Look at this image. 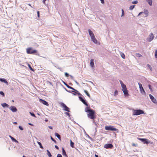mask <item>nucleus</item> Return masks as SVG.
Instances as JSON below:
<instances>
[{
    "mask_svg": "<svg viewBox=\"0 0 157 157\" xmlns=\"http://www.w3.org/2000/svg\"><path fill=\"white\" fill-rule=\"evenodd\" d=\"M85 111L89 113L87 114V116L88 118L92 120H94L95 118V112L94 110L90 109V107H87L85 109Z\"/></svg>",
    "mask_w": 157,
    "mask_h": 157,
    "instance_id": "1",
    "label": "nucleus"
},
{
    "mask_svg": "<svg viewBox=\"0 0 157 157\" xmlns=\"http://www.w3.org/2000/svg\"><path fill=\"white\" fill-rule=\"evenodd\" d=\"M26 52L28 54H35L37 53V51L32 48H29L26 49Z\"/></svg>",
    "mask_w": 157,
    "mask_h": 157,
    "instance_id": "2",
    "label": "nucleus"
},
{
    "mask_svg": "<svg viewBox=\"0 0 157 157\" xmlns=\"http://www.w3.org/2000/svg\"><path fill=\"white\" fill-rule=\"evenodd\" d=\"M144 113V111L140 109H134L133 110V115H138Z\"/></svg>",
    "mask_w": 157,
    "mask_h": 157,
    "instance_id": "3",
    "label": "nucleus"
},
{
    "mask_svg": "<svg viewBox=\"0 0 157 157\" xmlns=\"http://www.w3.org/2000/svg\"><path fill=\"white\" fill-rule=\"evenodd\" d=\"M105 129L106 130H111L112 131H116L117 129L114 127L113 126H105Z\"/></svg>",
    "mask_w": 157,
    "mask_h": 157,
    "instance_id": "4",
    "label": "nucleus"
},
{
    "mask_svg": "<svg viewBox=\"0 0 157 157\" xmlns=\"http://www.w3.org/2000/svg\"><path fill=\"white\" fill-rule=\"evenodd\" d=\"M122 90L124 94V95L125 96H128L129 95L128 91L127 90V88L126 87V86H125L124 87L122 88Z\"/></svg>",
    "mask_w": 157,
    "mask_h": 157,
    "instance_id": "5",
    "label": "nucleus"
},
{
    "mask_svg": "<svg viewBox=\"0 0 157 157\" xmlns=\"http://www.w3.org/2000/svg\"><path fill=\"white\" fill-rule=\"evenodd\" d=\"M138 139L142 141L144 144H148L150 143V141H148L147 139L144 138H138Z\"/></svg>",
    "mask_w": 157,
    "mask_h": 157,
    "instance_id": "6",
    "label": "nucleus"
},
{
    "mask_svg": "<svg viewBox=\"0 0 157 157\" xmlns=\"http://www.w3.org/2000/svg\"><path fill=\"white\" fill-rule=\"evenodd\" d=\"M154 38V36L153 33H151L149 35V36L147 38V40L148 42H151Z\"/></svg>",
    "mask_w": 157,
    "mask_h": 157,
    "instance_id": "7",
    "label": "nucleus"
},
{
    "mask_svg": "<svg viewBox=\"0 0 157 157\" xmlns=\"http://www.w3.org/2000/svg\"><path fill=\"white\" fill-rule=\"evenodd\" d=\"M61 105L62 107L63 108V109L64 110L68 112H70L69 108L64 103H61Z\"/></svg>",
    "mask_w": 157,
    "mask_h": 157,
    "instance_id": "8",
    "label": "nucleus"
},
{
    "mask_svg": "<svg viewBox=\"0 0 157 157\" xmlns=\"http://www.w3.org/2000/svg\"><path fill=\"white\" fill-rule=\"evenodd\" d=\"M104 147L106 149H112L113 147V145L110 144H106L104 145Z\"/></svg>",
    "mask_w": 157,
    "mask_h": 157,
    "instance_id": "9",
    "label": "nucleus"
},
{
    "mask_svg": "<svg viewBox=\"0 0 157 157\" xmlns=\"http://www.w3.org/2000/svg\"><path fill=\"white\" fill-rule=\"evenodd\" d=\"M149 95L150 99L152 102L155 104H157V101L156 99L151 94H149Z\"/></svg>",
    "mask_w": 157,
    "mask_h": 157,
    "instance_id": "10",
    "label": "nucleus"
},
{
    "mask_svg": "<svg viewBox=\"0 0 157 157\" xmlns=\"http://www.w3.org/2000/svg\"><path fill=\"white\" fill-rule=\"evenodd\" d=\"M138 85L139 86V87L140 90V91L142 94L144 93V94H145V92L144 90L143 87L142 86V84L140 82L138 83Z\"/></svg>",
    "mask_w": 157,
    "mask_h": 157,
    "instance_id": "11",
    "label": "nucleus"
},
{
    "mask_svg": "<svg viewBox=\"0 0 157 157\" xmlns=\"http://www.w3.org/2000/svg\"><path fill=\"white\" fill-rule=\"evenodd\" d=\"M79 98L80 100L86 106L88 107V105L86 102L81 97H79Z\"/></svg>",
    "mask_w": 157,
    "mask_h": 157,
    "instance_id": "12",
    "label": "nucleus"
},
{
    "mask_svg": "<svg viewBox=\"0 0 157 157\" xmlns=\"http://www.w3.org/2000/svg\"><path fill=\"white\" fill-rule=\"evenodd\" d=\"M10 109L13 112H16L17 110L16 108L14 106H11L10 107Z\"/></svg>",
    "mask_w": 157,
    "mask_h": 157,
    "instance_id": "13",
    "label": "nucleus"
},
{
    "mask_svg": "<svg viewBox=\"0 0 157 157\" xmlns=\"http://www.w3.org/2000/svg\"><path fill=\"white\" fill-rule=\"evenodd\" d=\"M40 101L41 102L42 104H43L47 106L48 105V103L45 101L43 99H40Z\"/></svg>",
    "mask_w": 157,
    "mask_h": 157,
    "instance_id": "14",
    "label": "nucleus"
},
{
    "mask_svg": "<svg viewBox=\"0 0 157 157\" xmlns=\"http://www.w3.org/2000/svg\"><path fill=\"white\" fill-rule=\"evenodd\" d=\"M91 40L94 43L96 44H98V43H99V42L97 40L95 36L91 38Z\"/></svg>",
    "mask_w": 157,
    "mask_h": 157,
    "instance_id": "15",
    "label": "nucleus"
},
{
    "mask_svg": "<svg viewBox=\"0 0 157 157\" xmlns=\"http://www.w3.org/2000/svg\"><path fill=\"white\" fill-rule=\"evenodd\" d=\"M89 35L91 37V38L95 36L94 34L91 30H89Z\"/></svg>",
    "mask_w": 157,
    "mask_h": 157,
    "instance_id": "16",
    "label": "nucleus"
},
{
    "mask_svg": "<svg viewBox=\"0 0 157 157\" xmlns=\"http://www.w3.org/2000/svg\"><path fill=\"white\" fill-rule=\"evenodd\" d=\"M90 64L92 67H94V59H91L90 60Z\"/></svg>",
    "mask_w": 157,
    "mask_h": 157,
    "instance_id": "17",
    "label": "nucleus"
},
{
    "mask_svg": "<svg viewBox=\"0 0 157 157\" xmlns=\"http://www.w3.org/2000/svg\"><path fill=\"white\" fill-rule=\"evenodd\" d=\"M55 135L58 138L59 140H61V136L58 133L56 132L55 133Z\"/></svg>",
    "mask_w": 157,
    "mask_h": 157,
    "instance_id": "18",
    "label": "nucleus"
},
{
    "mask_svg": "<svg viewBox=\"0 0 157 157\" xmlns=\"http://www.w3.org/2000/svg\"><path fill=\"white\" fill-rule=\"evenodd\" d=\"M62 153L63 155H64L66 156H67H67L66 154V152L63 148H62Z\"/></svg>",
    "mask_w": 157,
    "mask_h": 157,
    "instance_id": "19",
    "label": "nucleus"
},
{
    "mask_svg": "<svg viewBox=\"0 0 157 157\" xmlns=\"http://www.w3.org/2000/svg\"><path fill=\"white\" fill-rule=\"evenodd\" d=\"M146 1L148 3L149 5L151 6L152 5V0H146Z\"/></svg>",
    "mask_w": 157,
    "mask_h": 157,
    "instance_id": "20",
    "label": "nucleus"
},
{
    "mask_svg": "<svg viewBox=\"0 0 157 157\" xmlns=\"http://www.w3.org/2000/svg\"><path fill=\"white\" fill-rule=\"evenodd\" d=\"M0 81L2 82H4L6 83H7V81L5 79L0 78Z\"/></svg>",
    "mask_w": 157,
    "mask_h": 157,
    "instance_id": "21",
    "label": "nucleus"
},
{
    "mask_svg": "<svg viewBox=\"0 0 157 157\" xmlns=\"http://www.w3.org/2000/svg\"><path fill=\"white\" fill-rule=\"evenodd\" d=\"M84 91L88 97H90V95L87 90H84Z\"/></svg>",
    "mask_w": 157,
    "mask_h": 157,
    "instance_id": "22",
    "label": "nucleus"
},
{
    "mask_svg": "<svg viewBox=\"0 0 157 157\" xmlns=\"http://www.w3.org/2000/svg\"><path fill=\"white\" fill-rule=\"evenodd\" d=\"M1 105L3 107H8L9 106V105L6 103H3Z\"/></svg>",
    "mask_w": 157,
    "mask_h": 157,
    "instance_id": "23",
    "label": "nucleus"
},
{
    "mask_svg": "<svg viewBox=\"0 0 157 157\" xmlns=\"http://www.w3.org/2000/svg\"><path fill=\"white\" fill-rule=\"evenodd\" d=\"M70 145L71 147L73 148L74 147V144L71 140L70 141Z\"/></svg>",
    "mask_w": 157,
    "mask_h": 157,
    "instance_id": "24",
    "label": "nucleus"
},
{
    "mask_svg": "<svg viewBox=\"0 0 157 157\" xmlns=\"http://www.w3.org/2000/svg\"><path fill=\"white\" fill-rule=\"evenodd\" d=\"M120 84L121 85L122 88L124 87L125 86H126L125 85H124V84H123V82L121 81V80L120 81Z\"/></svg>",
    "mask_w": 157,
    "mask_h": 157,
    "instance_id": "25",
    "label": "nucleus"
},
{
    "mask_svg": "<svg viewBox=\"0 0 157 157\" xmlns=\"http://www.w3.org/2000/svg\"><path fill=\"white\" fill-rule=\"evenodd\" d=\"M120 84L121 85L122 88L124 87L125 86H126L125 85H124V84H123V82L121 81V80L120 81Z\"/></svg>",
    "mask_w": 157,
    "mask_h": 157,
    "instance_id": "26",
    "label": "nucleus"
},
{
    "mask_svg": "<svg viewBox=\"0 0 157 157\" xmlns=\"http://www.w3.org/2000/svg\"><path fill=\"white\" fill-rule=\"evenodd\" d=\"M37 143L40 145V148H42V149H43V147L42 146L41 143H40L39 142L37 141Z\"/></svg>",
    "mask_w": 157,
    "mask_h": 157,
    "instance_id": "27",
    "label": "nucleus"
},
{
    "mask_svg": "<svg viewBox=\"0 0 157 157\" xmlns=\"http://www.w3.org/2000/svg\"><path fill=\"white\" fill-rule=\"evenodd\" d=\"M66 86H67L69 88H70L71 89H72V90H75L72 87H71L69 86H68V85H67V84H66Z\"/></svg>",
    "mask_w": 157,
    "mask_h": 157,
    "instance_id": "28",
    "label": "nucleus"
},
{
    "mask_svg": "<svg viewBox=\"0 0 157 157\" xmlns=\"http://www.w3.org/2000/svg\"><path fill=\"white\" fill-rule=\"evenodd\" d=\"M136 56L137 57H140L142 56L139 53H136Z\"/></svg>",
    "mask_w": 157,
    "mask_h": 157,
    "instance_id": "29",
    "label": "nucleus"
},
{
    "mask_svg": "<svg viewBox=\"0 0 157 157\" xmlns=\"http://www.w3.org/2000/svg\"><path fill=\"white\" fill-rule=\"evenodd\" d=\"M135 5H132V6H131L130 7H129V9L130 10H132L135 7Z\"/></svg>",
    "mask_w": 157,
    "mask_h": 157,
    "instance_id": "30",
    "label": "nucleus"
},
{
    "mask_svg": "<svg viewBox=\"0 0 157 157\" xmlns=\"http://www.w3.org/2000/svg\"><path fill=\"white\" fill-rule=\"evenodd\" d=\"M11 139L12 140V141H13L16 142H18V141L16 140L15 139L13 138V137H12L11 138Z\"/></svg>",
    "mask_w": 157,
    "mask_h": 157,
    "instance_id": "31",
    "label": "nucleus"
},
{
    "mask_svg": "<svg viewBox=\"0 0 157 157\" xmlns=\"http://www.w3.org/2000/svg\"><path fill=\"white\" fill-rule=\"evenodd\" d=\"M47 151L48 152V156H49V157H51L52 156V155L51 154V153L48 150H47Z\"/></svg>",
    "mask_w": 157,
    "mask_h": 157,
    "instance_id": "32",
    "label": "nucleus"
},
{
    "mask_svg": "<svg viewBox=\"0 0 157 157\" xmlns=\"http://www.w3.org/2000/svg\"><path fill=\"white\" fill-rule=\"evenodd\" d=\"M144 13L147 16L148 15V12L147 10H145L144 11Z\"/></svg>",
    "mask_w": 157,
    "mask_h": 157,
    "instance_id": "33",
    "label": "nucleus"
},
{
    "mask_svg": "<svg viewBox=\"0 0 157 157\" xmlns=\"http://www.w3.org/2000/svg\"><path fill=\"white\" fill-rule=\"evenodd\" d=\"M118 94V92L117 90H116L114 93V95L116 96Z\"/></svg>",
    "mask_w": 157,
    "mask_h": 157,
    "instance_id": "34",
    "label": "nucleus"
},
{
    "mask_svg": "<svg viewBox=\"0 0 157 157\" xmlns=\"http://www.w3.org/2000/svg\"><path fill=\"white\" fill-rule=\"evenodd\" d=\"M138 2L137 0L135 1H133L132 2V3L134 4H136L138 3Z\"/></svg>",
    "mask_w": 157,
    "mask_h": 157,
    "instance_id": "35",
    "label": "nucleus"
},
{
    "mask_svg": "<svg viewBox=\"0 0 157 157\" xmlns=\"http://www.w3.org/2000/svg\"><path fill=\"white\" fill-rule=\"evenodd\" d=\"M121 56L124 59H125V56L124 53H122L121 54Z\"/></svg>",
    "mask_w": 157,
    "mask_h": 157,
    "instance_id": "36",
    "label": "nucleus"
},
{
    "mask_svg": "<svg viewBox=\"0 0 157 157\" xmlns=\"http://www.w3.org/2000/svg\"><path fill=\"white\" fill-rule=\"evenodd\" d=\"M0 94L2 95L3 97L5 96L4 93L2 91H0Z\"/></svg>",
    "mask_w": 157,
    "mask_h": 157,
    "instance_id": "37",
    "label": "nucleus"
},
{
    "mask_svg": "<svg viewBox=\"0 0 157 157\" xmlns=\"http://www.w3.org/2000/svg\"><path fill=\"white\" fill-rule=\"evenodd\" d=\"M28 66H29V68H30V70H31L32 71H33V69L31 67V65L30 64H28Z\"/></svg>",
    "mask_w": 157,
    "mask_h": 157,
    "instance_id": "38",
    "label": "nucleus"
},
{
    "mask_svg": "<svg viewBox=\"0 0 157 157\" xmlns=\"http://www.w3.org/2000/svg\"><path fill=\"white\" fill-rule=\"evenodd\" d=\"M124 15V11L123 9H122V14L121 17H122Z\"/></svg>",
    "mask_w": 157,
    "mask_h": 157,
    "instance_id": "39",
    "label": "nucleus"
},
{
    "mask_svg": "<svg viewBox=\"0 0 157 157\" xmlns=\"http://www.w3.org/2000/svg\"><path fill=\"white\" fill-rule=\"evenodd\" d=\"M147 66L150 68L151 71H152V68L151 67V66L149 64H147Z\"/></svg>",
    "mask_w": 157,
    "mask_h": 157,
    "instance_id": "40",
    "label": "nucleus"
},
{
    "mask_svg": "<svg viewBox=\"0 0 157 157\" xmlns=\"http://www.w3.org/2000/svg\"><path fill=\"white\" fill-rule=\"evenodd\" d=\"M30 113L32 116L34 117H36L35 114L33 113H31L30 112Z\"/></svg>",
    "mask_w": 157,
    "mask_h": 157,
    "instance_id": "41",
    "label": "nucleus"
},
{
    "mask_svg": "<svg viewBox=\"0 0 157 157\" xmlns=\"http://www.w3.org/2000/svg\"><path fill=\"white\" fill-rule=\"evenodd\" d=\"M51 139L55 143H56V140H54L52 136L51 137Z\"/></svg>",
    "mask_w": 157,
    "mask_h": 157,
    "instance_id": "42",
    "label": "nucleus"
},
{
    "mask_svg": "<svg viewBox=\"0 0 157 157\" xmlns=\"http://www.w3.org/2000/svg\"><path fill=\"white\" fill-rule=\"evenodd\" d=\"M155 57L156 58H157V50H156L155 51Z\"/></svg>",
    "mask_w": 157,
    "mask_h": 157,
    "instance_id": "43",
    "label": "nucleus"
},
{
    "mask_svg": "<svg viewBox=\"0 0 157 157\" xmlns=\"http://www.w3.org/2000/svg\"><path fill=\"white\" fill-rule=\"evenodd\" d=\"M19 128L21 130H23V128L21 126H19Z\"/></svg>",
    "mask_w": 157,
    "mask_h": 157,
    "instance_id": "44",
    "label": "nucleus"
},
{
    "mask_svg": "<svg viewBox=\"0 0 157 157\" xmlns=\"http://www.w3.org/2000/svg\"><path fill=\"white\" fill-rule=\"evenodd\" d=\"M37 17L38 18L40 17V12L39 11H37Z\"/></svg>",
    "mask_w": 157,
    "mask_h": 157,
    "instance_id": "45",
    "label": "nucleus"
},
{
    "mask_svg": "<svg viewBox=\"0 0 157 157\" xmlns=\"http://www.w3.org/2000/svg\"><path fill=\"white\" fill-rule=\"evenodd\" d=\"M148 87H149V89L151 90V91H152V88H151V85H148Z\"/></svg>",
    "mask_w": 157,
    "mask_h": 157,
    "instance_id": "46",
    "label": "nucleus"
},
{
    "mask_svg": "<svg viewBox=\"0 0 157 157\" xmlns=\"http://www.w3.org/2000/svg\"><path fill=\"white\" fill-rule=\"evenodd\" d=\"M57 157H62V155L59 154H58Z\"/></svg>",
    "mask_w": 157,
    "mask_h": 157,
    "instance_id": "47",
    "label": "nucleus"
},
{
    "mask_svg": "<svg viewBox=\"0 0 157 157\" xmlns=\"http://www.w3.org/2000/svg\"><path fill=\"white\" fill-rule=\"evenodd\" d=\"M65 76H66V77H68L69 76V74L68 73H67V72H66L65 73Z\"/></svg>",
    "mask_w": 157,
    "mask_h": 157,
    "instance_id": "48",
    "label": "nucleus"
},
{
    "mask_svg": "<svg viewBox=\"0 0 157 157\" xmlns=\"http://www.w3.org/2000/svg\"><path fill=\"white\" fill-rule=\"evenodd\" d=\"M101 1V2L103 4H104V0H100Z\"/></svg>",
    "mask_w": 157,
    "mask_h": 157,
    "instance_id": "49",
    "label": "nucleus"
},
{
    "mask_svg": "<svg viewBox=\"0 0 157 157\" xmlns=\"http://www.w3.org/2000/svg\"><path fill=\"white\" fill-rule=\"evenodd\" d=\"M55 148H56V149H57V150H59V148L57 146V145H55Z\"/></svg>",
    "mask_w": 157,
    "mask_h": 157,
    "instance_id": "50",
    "label": "nucleus"
},
{
    "mask_svg": "<svg viewBox=\"0 0 157 157\" xmlns=\"http://www.w3.org/2000/svg\"><path fill=\"white\" fill-rule=\"evenodd\" d=\"M136 144H135L134 143H133L132 144V146H135V147H136Z\"/></svg>",
    "mask_w": 157,
    "mask_h": 157,
    "instance_id": "51",
    "label": "nucleus"
},
{
    "mask_svg": "<svg viewBox=\"0 0 157 157\" xmlns=\"http://www.w3.org/2000/svg\"><path fill=\"white\" fill-rule=\"evenodd\" d=\"M143 13V12H141L140 13H139L138 15V16H140V15H141V14L142 13Z\"/></svg>",
    "mask_w": 157,
    "mask_h": 157,
    "instance_id": "52",
    "label": "nucleus"
},
{
    "mask_svg": "<svg viewBox=\"0 0 157 157\" xmlns=\"http://www.w3.org/2000/svg\"><path fill=\"white\" fill-rule=\"evenodd\" d=\"M65 114H67V115H69V116L70 115L69 113H68L66 112V113H65Z\"/></svg>",
    "mask_w": 157,
    "mask_h": 157,
    "instance_id": "53",
    "label": "nucleus"
},
{
    "mask_svg": "<svg viewBox=\"0 0 157 157\" xmlns=\"http://www.w3.org/2000/svg\"><path fill=\"white\" fill-rule=\"evenodd\" d=\"M46 0H43V3L45 4V2Z\"/></svg>",
    "mask_w": 157,
    "mask_h": 157,
    "instance_id": "54",
    "label": "nucleus"
},
{
    "mask_svg": "<svg viewBox=\"0 0 157 157\" xmlns=\"http://www.w3.org/2000/svg\"><path fill=\"white\" fill-rule=\"evenodd\" d=\"M49 128L50 129H52V126H49Z\"/></svg>",
    "mask_w": 157,
    "mask_h": 157,
    "instance_id": "55",
    "label": "nucleus"
},
{
    "mask_svg": "<svg viewBox=\"0 0 157 157\" xmlns=\"http://www.w3.org/2000/svg\"><path fill=\"white\" fill-rule=\"evenodd\" d=\"M29 124L30 125H32V126H33V124H32L30 123H29Z\"/></svg>",
    "mask_w": 157,
    "mask_h": 157,
    "instance_id": "56",
    "label": "nucleus"
},
{
    "mask_svg": "<svg viewBox=\"0 0 157 157\" xmlns=\"http://www.w3.org/2000/svg\"><path fill=\"white\" fill-rule=\"evenodd\" d=\"M95 157H98V156L96 154H95Z\"/></svg>",
    "mask_w": 157,
    "mask_h": 157,
    "instance_id": "57",
    "label": "nucleus"
},
{
    "mask_svg": "<svg viewBox=\"0 0 157 157\" xmlns=\"http://www.w3.org/2000/svg\"><path fill=\"white\" fill-rule=\"evenodd\" d=\"M9 136V137H10L11 139V138H12V137L11 136H10H10Z\"/></svg>",
    "mask_w": 157,
    "mask_h": 157,
    "instance_id": "58",
    "label": "nucleus"
},
{
    "mask_svg": "<svg viewBox=\"0 0 157 157\" xmlns=\"http://www.w3.org/2000/svg\"><path fill=\"white\" fill-rule=\"evenodd\" d=\"M14 124H17V122H15L14 123Z\"/></svg>",
    "mask_w": 157,
    "mask_h": 157,
    "instance_id": "59",
    "label": "nucleus"
},
{
    "mask_svg": "<svg viewBox=\"0 0 157 157\" xmlns=\"http://www.w3.org/2000/svg\"><path fill=\"white\" fill-rule=\"evenodd\" d=\"M22 157H26L25 155H23Z\"/></svg>",
    "mask_w": 157,
    "mask_h": 157,
    "instance_id": "60",
    "label": "nucleus"
},
{
    "mask_svg": "<svg viewBox=\"0 0 157 157\" xmlns=\"http://www.w3.org/2000/svg\"><path fill=\"white\" fill-rule=\"evenodd\" d=\"M29 5L31 6L30 4H29Z\"/></svg>",
    "mask_w": 157,
    "mask_h": 157,
    "instance_id": "61",
    "label": "nucleus"
}]
</instances>
